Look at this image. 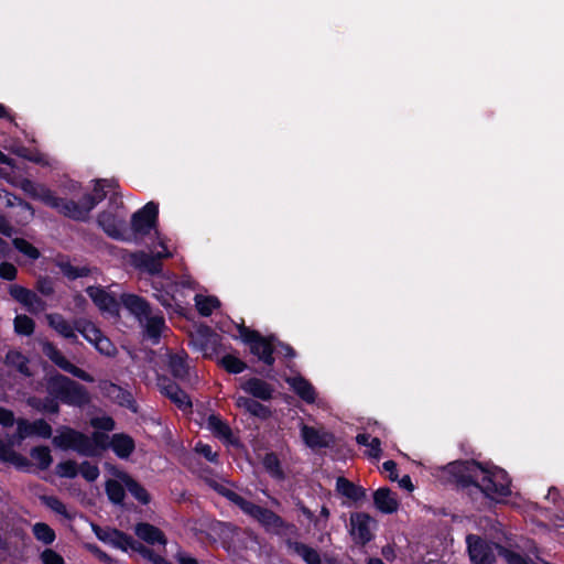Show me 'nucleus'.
Segmentation results:
<instances>
[{
  "label": "nucleus",
  "instance_id": "46",
  "mask_svg": "<svg viewBox=\"0 0 564 564\" xmlns=\"http://www.w3.org/2000/svg\"><path fill=\"white\" fill-rule=\"evenodd\" d=\"M14 332L21 336H31L35 330V322L25 314H20L13 321Z\"/></svg>",
  "mask_w": 564,
  "mask_h": 564
},
{
  "label": "nucleus",
  "instance_id": "62",
  "mask_svg": "<svg viewBox=\"0 0 564 564\" xmlns=\"http://www.w3.org/2000/svg\"><path fill=\"white\" fill-rule=\"evenodd\" d=\"M274 351H276L278 355H281L285 359H293L296 357V351L294 348L286 343L280 341L278 338L275 340Z\"/></svg>",
  "mask_w": 564,
  "mask_h": 564
},
{
  "label": "nucleus",
  "instance_id": "42",
  "mask_svg": "<svg viewBox=\"0 0 564 564\" xmlns=\"http://www.w3.org/2000/svg\"><path fill=\"white\" fill-rule=\"evenodd\" d=\"M207 425L217 437L229 438L232 434L230 426L219 415L210 414L207 419Z\"/></svg>",
  "mask_w": 564,
  "mask_h": 564
},
{
  "label": "nucleus",
  "instance_id": "60",
  "mask_svg": "<svg viewBox=\"0 0 564 564\" xmlns=\"http://www.w3.org/2000/svg\"><path fill=\"white\" fill-rule=\"evenodd\" d=\"M195 451L203 455L208 462L217 464L218 454L213 451L212 446L202 442L196 444Z\"/></svg>",
  "mask_w": 564,
  "mask_h": 564
},
{
  "label": "nucleus",
  "instance_id": "24",
  "mask_svg": "<svg viewBox=\"0 0 564 564\" xmlns=\"http://www.w3.org/2000/svg\"><path fill=\"white\" fill-rule=\"evenodd\" d=\"M336 491L352 502H359L366 498V489L344 476L336 479Z\"/></svg>",
  "mask_w": 564,
  "mask_h": 564
},
{
  "label": "nucleus",
  "instance_id": "38",
  "mask_svg": "<svg viewBox=\"0 0 564 564\" xmlns=\"http://www.w3.org/2000/svg\"><path fill=\"white\" fill-rule=\"evenodd\" d=\"M195 306L199 315L208 317L212 315L214 310L220 306V301L216 296L196 294Z\"/></svg>",
  "mask_w": 564,
  "mask_h": 564
},
{
  "label": "nucleus",
  "instance_id": "29",
  "mask_svg": "<svg viewBox=\"0 0 564 564\" xmlns=\"http://www.w3.org/2000/svg\"><path fill=\"white\" fill-rule=\"evenodd\" d=\"M236 404L238 408L245 409L248 413L260 420H268L272 415V411L269 406L260 403L253 398L239 397Z\"/></svg>",
  "mask_w": 564,
  "mask_h": 564
},
{
  "label": "nucleus",
  "instance_id": "45",
  "mask_svg": "<svg viewBox=\"0 0 564 564\" xmlns=\"http://www.w3.org/2000/svg\"><path fill=\"white\" fill-rule=\"evenodd\" d=\"M220 366L231 375L241 373L247 369V364L235 355L227 354L220 359Z\"/></svg>",
  "mask_w": 564,
  "mask_h": 564
},
{
  "label": "nucleus",
  "instance_id": "28",
  "mask_svg": "<svg viewBox=\"0 0 564 564\" xmlns=\"http://www.w3.org/2000/svg\"><path fill=\"white\" fill-rule=\"evenodd\" d=\"M292 390L306 403H314L316 400V392L313 384L302 376H296L288 379Z\"/></svg>",
  "mask_w": 564,
  "mask_h": 564
},
{
  "label": "nucleus",
  "instance_id": "40",
  "mask_svg": "<svg viewBox=\"0 0 564 564\" xmlns=\"http://www.w3.org/2000/svg\"><path fill=\"white\" fill-rule=\"evenodd\" d=\"M145 318H147V323H145L147 336L150 339H152L153 343L156 344V343H159V340L161 338L162 330L165 327L164 317L162 315H154V316H152L150 314Z\"/></svg>",
  "mask_w": 564,
  "mask_h": 564
},
{
  "label": "nucleus",
  "instance_id": "36",
  "mask_svg": "<svg viewBox=\"0 0 564 564\" xmlns=\"http://www.w3.org/2000/svg\"><path fill=\"white\" fill-rule=\"evenodd\" d=\"M75 328L91 345L104 334L91 321L84 318L75 321Z\"/></svg>",
  "mask_w": 564,
  "mask_h": 564
},
{
  "label": "nucleus",
  "instance_id": "59",
  "mask_svg": "<svg viewBox=\"0 0 564 564\" xmlns=\"http://www.w3.org/2000/svg\"><path fill=\"white\" fill-rule=\"evenodd\" d=\"M18 276L17 267L8 261L0 263V278L4 281H13Z\"/></svg>",
  "mask_w": 564,
  "mask_h": 564
},
{
  "label": "nucleus",
  "instance_id": "48",
  "mask_svg": "<svg viewBox=\"0 0 564 564\" xmlns=\"http://www.w3.org/2000/svg\"><path fill=\"white\" fill-rule=\"evenodd\" d=\"M0 163L6 165V167H0V177L11 184H15V180L11 174H15V169H18L17 161L0 150Z\"/></svg>",
  "mask_w": 564,
  "mask_h": 564
},
{
  "label": "nucleus",
  "instance_id": "51",
  "mask_svg": "<svg viewBox=\"0 0 564 564\" xmlns=\"http://www.w3.org/2000/svg\"><path fill=\"white\" fill-rule=\"evenodd\" d=\"M95 349L106 356V357H115L118 352L115 344L104 334L93 344Z\"/></svg>",
  "mask_w": 564,
  "mask_h": 564
},
{
  "label": "nucleus",
  "instance_id": "52",
  "mask_svg": "<svg viewBox=\"0 0 564 564\" xmlns=\"http://www.w3.org/2000/svg\"><path fill=\"white\" fill-rule=\"evenodd\" d=\"M30 429L32 435L43 438H50L53 432L52 426L44 419H37L31 422Z\"/></svg>",
  "mask_w": 564,
  "mask_h": 564
},
{
  "label": "nucleus",
  "instance_id": "53",
  "mask_svg": "<svg viewBox=\"0 0 564 564\" xmlns=\"http://www.w3.org/2000/svg\"><path fill=\"white\" fill-rule=\"evenodd\" d=\"M36 292L43 296L50 297L55 293L54 282L50 276H40L34 285Z\"/></svg>",
  "mask_w": 564,
  "mask_h": 564
},
{
  "label": "nucleus",
  "instance_id": "7",
  "mask_svg": "<svg viewBox=\"0 0 564 564\" xmlns=\"http://www.w3.org/2000/svg\"><path fill=\"white\" fill-rule=\"evenodd\" d=\"M11 176L15 180L14 185L20 187L31 198L41 200L47 207L57 210L63 216L65 215L64 197L56 196L52 189L44 185L36 184L35 182L25 177H21V169L19 166L15 169V174H11Z\"/></svg>",
  "mask_w": 564,
  "mask_h": 564
},
{
  "label": "nucleus",
  "instance_id": "26",
  "mask_svg": "<svg viewBox=\"0 0 564 564\" xmlns=\"http://www.w3.org/2000/svg\"><path fill=\"white\" fill-rule=\"evenodd\" d=\"M4 365L8 368H12L15 371H18L20 375L24 377H31L33 376L29 364L30 359L23 355L20 350L17 349H9L8 352L4 356L3 360Z\"/></svg>",
  "mask_w": 564,
  "mask_h": 564
},
{
  "label": "nucleus",
  "instance_id": "54",
  "mask_svg": "<svg viewBox=\"0 0 564 564\" xmlns=\"http://www.w3.org/2000/svg\"><path fill=\"white\" fill-rule=\"evenodd\" d=\"M79 473L83 476V478L89 482L95 481L99 477V468L97 465L91 464L88 460H84L79 465Z\"/></svg>",
  "mask_w": 564,
  "mask_h": 564
},
{
  "label": "nucleus",
  "instance_id": "63",
  "mask_svg": "<svg viewBox=\"0 0 564 564\" xmlns=\"http://www.w3.org/2000/svg\"><path fill=\"white\" fill-rule=\"evenodd\" d=\"M14 206H19L23 210L29 212L30 216L34 215V208L32 207V205L30 203H28L26 200L22 199L18 195H9V197H8V207H14Z\"/></svg>",
  "mask_w": 564,
  "mask_h": 564
},
{
  "label": "nucleus",
  "instance_id": "10",
  "mask_svg": "<svg viewBox=\"0 0 564 564\" xmlns=\"http://www.w3.org/2000/svg\"><path fill=\"white\" fill-rule=\"evenodd\" d=\"M158 218L159 205L149 202L132 215L131 229L137 235L147 236L156 227Z\"/></svg>",
  "mask_w": 564,
  "mask_h": 564
},
{
  "label": "nucleus",
  "instance_id": "22",
  "mask_svg": "<svg viewBox=\"0 0 564 564\" xmlns=\"http://www.w3.org/2000/svg\"><path fill=\"white\" fill-rule=\"evenodd\" d=\"M121 459H128L135 449L134 440L126 433H116L112 435L108 447Z\"/></svg>",
  "mask_w": 564,
  "mask_h": 564
},
{
  "label": "nucleus",
  "instance_id": "55",
  "mask_svg": "<svg viewBox=\"0 0 564 564\" xmlns=\"http://www.w3.org/2000/svg\"><path fill=\"white\" fill-rule=\"evenodd\" d=\"M44 503L54 512L68 517L66 506L61 501L59 498L55 496H45L43 497Z\"/></svg>",
  "mask_w": 564,
  "mask_h": 564
},
{
  "label": "nucleus",
  "instance_id": "37",
  "mask_svg": "<svg viewBox=\"0 0 564 564\" xmlns=\"http://www.w3.org/2000/svg\"><path fill=\"white\" fill-rule=\"evenodd\" d=\"M209 487L216 491L219 496L226 498L228 501L237 506L240 510L245 507L248 499L243 498L236 491L227 488L226 486L217 482L216 480H210L208 482Z\"/></svg>",
  "mask_w": 564,
  "mask_h": 564
},
{
  "label": "nucleus",
  "instance_id": "35",
  "mask_svg": "<svg viewBox=\"0 0 564 564\" xmlns=\"http://www.w3.org/2000/svg\"><path fill=\"white\" fill-rule=\"evenodd\" d=\"M113 538L110 545L115 549H118L122 552H127L131 550L133 552L139 551V545L142 543L133 539L130 534L117 529L116 532H112Z\"/></svg>",
  "mask_w": 564,
  "mask_h": 564
},
{
  "label": "nucleus",
  "instance_id": "9",
  "mask_svg": "<svg viewBox=\"0 0 564 564\" xmlns=\"http://www.w3.org/2000/svg\"><path fill=\"white\" fill-rule=\"evenodd\" d=\"M43 354L59 369L85 382L93 383L95 378L84 369L72 364L52 341L42 344Z\"/></svg>",
  "mask_w": 564,
  "mask_h": 564
},
{
  "label": "nucleus",
  "instance_id": "18",
  "mask_svg": "<svg viewBox=\"0 0 564 564\" xmlns=\"http://www.w3.org/2000/svg\"><path fill=\"white\" fill-rule=\"evenodd\" d=\"M160 389L162 394L169 398L178 409L183 411L192 409L193 404L189 395L174 381L167 378L160 380Z\"/></svg>",
  "mask_w": 564,
  "mask_h": 564
},
{
  "label": "nucleus",
  "instance_id": "58",
  "mask_svg": "<svg viewBox=\"0 0 564 564\" xmlns=\"http://www.w3.org/2000/svg\"><path fill=\"white\" fill-rule=\"evenodd\" d=\"M40 558L43 564H65L64 557L53 549H45Z\"/></svg>",
  "mask_w": 564,
  "mask_h": 564
},
{
  "label": "nucleus",
  "instance_id": "43",
  "mask_svg": "<svg viewBox=\"0 0 564 564\" xmlns=\"http://www.w3.org/2000/svg\"><path fill=\"white\" fill-rule=\"evenodd\" d=\"M30 456L36 460L39 468L42 470L47 469L53 462L51 449L45 445L31 448Z\"/></svg>",
  "mask_w": 564,
  "mask_h": 564
},
{
  "label": "nucleus",
  "instance_id": "49",
  "mask_svg": "<svg viewBox=\"0 0 564 564\" xmlns=\"http://www.w3.org/2000/svg\"><path fill=\"white\" fill-rule=\"evenodd\" d=\"M78 473L79 466L75 460L68 459L56 465V474L62 478L73 479L77 477Z\"/></svg>",
  "mask_w": 564,
  "mask_h": 564
},
{
  "label": "nucleus",
  "instance_id": "8",
  "mask_svg": "<svg viewBox=\"0 0 564 564\" xmlns=\"http://www.w3.org/2000/svg\"><path fill=\"white\" fill-rule=\"evenodd\" d=\"M498 545L501 544L478 534L466 535L467 552L473 564H497Z\"/></svg>",
  "mask_w": 564,
  "mask_h": 564
},
{
  "label": "nucleus",
  "instance_id": "6",
  "mask_svg": "<svg viewBox=\"0 0 564 564\" xmlns=\"http://www.w3.org/2000/svg\"><path fill=\"white\" fill-rule=\"evenodd\" d=\"M240 339L249 346L250 352L258 357L265 366L272 367L274 365V350L275 340L274 335L263 336L256 329H250L241 324L238 327Z\"/></svg>",
  "mask_w": 564,
  "mask_h": 564
},
{
  "label": "nucleus",
  "instance_id": "17",
  "mask_svg": "<svg viewBox=\"0 0 564 564\" xmlns=\"http://www.w3.org/2000/svg\"><path fill=\"white\" fill-rule=\"evenodd\" d=\"M301 435L310 448H330L335 444V436L329 432H321L317 429L308 425H303Z\"/></svg>",
  "mask_w": 564,
  "mask_h": 564
},
{
  "label": "nucleus",
  "instance_id": "13",
  "mask_svg": "<svg viewBox=\"0 0 564 564\" xmlns=\"http://www.w3.org/2000/svg\"><path fill=\"white\" fill-rule=\"evenodd\" d=\"M97 224L108 237L116 240H126V221L113 213L108 210L100 212L97 216Z\"/></svg>",
  "mask_w": 564,
  "mask_h": 564
},
{
  "label": "nucleus",
  "instance_id": "1",
  "mask_svg": "<svg viewBox=\"0 0 564 564\" xmlns=\"http://www.w3.org/2000/svg\"><path fill=\"white\" fill-rule=\"evenodd\" d=\"M447 471L458 489H474L491 500L511 495V478L500 467H487L471 459L449 463Z\"/></svg>",
  "mask_w": 564,
  "mask_h": 564
},
{
  "label": "nucleus",
  "instance_id": "27",
  "mask_svg": "<svg viewBox=\"0 0 564 564\" xmlns=\"http://www.w3.org/2000/svg\"><path fill=\"white\" fill-rule=\"evenodd\" d=\"M288 549L294 551L306 564H321L322 558L318 551L303 542L288 539L285 541Z\"/></svg>",
  "mask_w": 564,
  "mask_h": 564
},
{
  "label": "nucleus",
  "instance_id": "56",
  "mask_svg": "<svg viewBox=\"0 0 564 564\" xmlns=\"http://www.w3.org/2000/svg\"><path fill=\"white\" fill-rule=\"evenodd\" d=\"M138 554L153 564H164L166 561V558L155 553L152 549L145 546L144 544L139 545Z\"/></svg>",
  "mask_w": 564,
  "mask_h": 564
},
{
  "label": "nucleus",
  "instance_id": "15",
  "mask_svg": "<svg viewBox=\"0 0 564 564\" xmlns=\"http://www.w3.org/2000/svg\"><path fill=\"white\" fill-rule=\"evenodd\" d=\"M131 264L140 272L150 275H159L163 271V263L160 254H153L145 251H135L130 256Z\"/></svg>",
  "mask_w": 564,
  "mask_h": 564
},
{
  "label": "nucleus",
  "instance_id": "50",
  "mask_svg": "<svg viewBox=\"0 0 564 564\" xmlns=\"http://www.w3.org/2000/svg\"><path fill=\"white\" fill-rule=\"evenodd\" d=\"M498 555L501 556L507 564H529L527 556L503 545H498Z\"/></svg>",
  "mask_w": 564,
  "mask_h": 564
},
{
  "label": "nucleus",
  "instance_id": "34",
  "mask_svg": "<svg viewBox=\"0 0 564 564\" xmlns=\"http://www.w3.org/2000/svg\"><path fill=\"white\" fill-rule=\"evenodd\" d=\"M262 466L271 478L282 481L285 479V473L281 460L274 452L267 453L262 459Z\"/></svg>",
  "mask_w": 564,
  "mask_h": 564
},
{
  "label": "nucleus",
  "instance_id": "57",
  "mask_svg": "<svg viewBox=\"0 0 564 564\" xmlns=\"http://www.w3.org/2000/svg\"><path fill=\"white\" fill-rule=\"evenodd\" d=\"M93 531L99 541L110 545L112 538H113L112 532H116L117 528H110V527L101 528L97 524H94Z\"/></svg>",
  "mask_w": 564,
  "mask_h": 564
},
{
  "label": "nucleus",
  "instance_id": "16",
  "mask_svg": "<svg viewBox=\"0 0 564 564\" xmlns=\"http://www.w3.org/2000/svg\"><path fill=\"white\" fill-rule=\"evenodd\" d=\"M86 293L101 312L118 314L119 302L115 295L107 292L102 286L90 285L86 289Z\"/></svg>",
  "mask_w": 564,
  "mask_h": 564
},
{
  "label": "nucleus",
  "instance_id": "11",
  "mask_svg": "<svg viewBox=\"0 0 564 564\" xmlns=\"http://www.w3.org/2000/svg\"><path fill=\"white\" fill-rule=\"evenodd\" d=\"M98 388L101 394L109 399L111 402L126 408L133 413L138 412L137 401L129 390L113 383L110 380H100Z\"/></svg>",
  "mask_w": 564,
  "mask_h": 564
},
{
  "label": "nucleus",
  "instance_id": "23",
  "mask_svg": "<svg viewBox=\"0 0 564 564\" xmlns=\"http://www.w3.org/2000/svg\"><path fill=\"white\" fill-rule=\"evenodd\" d=\"M47 324L52 327L56 333H58L62 337L70 340L72 343H77V335L75 334L76 328L75 324L72 325L62 314L52 313L46 316Z\"/></svg>",
  "mask_w": 564,
  "mask_h": 564
},
{
  "label": "nucleus",
  "instance_id": "14",
  "mask_svg": "<svg viewBox=\"0 0 564 564\" xmlns=\"http://www.w3.org/2000/svg\"><path fill=\"white\" fill-rule=\"evenodd\" d=\"M372 521H373V519L368 513H364V512L351 513V516H350L351 535L354 538V541L357 544L365 546L373 539V534L371 533V530H370V523Z\"/></svg>",
  "mask_w": 564,
  "mask_h": 564
},
{
  "label": "nucleus",
  "instance_id": "64",
  "mask_svg": "<svg viewBox=\"0 0 564 564\" xmlns=\"http://www.w3.org/2000/svg\"><path fill=\"white\" fill-rule=\"evenodd\" d=\"M15 153L20 156V158H23L30 162H33V163H37V164H41L43 163V156L41 153L39 152H35L33 153L30 149L25 148V147H21L19 148Z\"/></svg>",
  "mask_w": 564,
  "mask_h": 564
},
{
  "label": "nucleus",
  "instance_id": "31",
  "mask_svg": "<svg viewBox=\"0 0 564 564\" xmlns=\"http://www.w3.org/2000/svg\"><path fill=\"white\" fill-rule=\"evenodd\" d=\"M120 479L122 480L126 489L131 494V496L138 500L142 505H149L151 501V496L148 490L132 476L128 474H122Z\"/></svg>",
  "mask_w": 564,
  "mask_h": 564
},
{
  "label": "nucleus",
  "instance_id": "25",
  "mask_svg": "<svg viewBox=\"0 0 564 564\" xmlns=\"http://www.w3.org/2000/svg\"><path fill=\"white\" fill-rule=\"evenodd\" d=\"M375 507L382 513L391 514L398 510V500L388 487H381L373 492Z\"/></svg>",
  "mask_w": 564,
  "mask_h": 564
},
{
  "label": "nucleus",
  "instance_id": "19",
  "mask_svg": "<svg viewBox=\"0 0 564 564\" xmlns=\"http://www.w3.org/2000/svg\"><path fill=\"white\" fill-rule=\"evenodd\" d=\"M240 388L254 399L269 401L273 397L274 389L267 381L251 377L240 383Z\"/></svg>",
  "mask_w": 564,
  "mask_h": 564
},
{
  "label": "nucleus",
  "instance_id": "47",
  "mask_svg": "<svg viewBox=\"0 0 564 564\" xmlns=\"http://www.w3.org/2000/svg\"><path fill=\"white\" fill-rule=\"evenodd\" d=\"M12 245L19 252L31 260H37L41 257L40 250L24 238H13Z\"/></svg>",
  "mask_w": 564,
  "mask_h": 564
},
{
  "label": "nucleus",
  "instance_id": "20",
  "mask_svg": "<svg viewBox=\"0 0 564 564\" xmlns=\"http://www.w3.org/2000/svg\"><path fill=\"white\" fill-rule=\"evenodd\" d=\"M134 534L150 545L160 544L165 546L167 544L164 532L149 522H138L134 525Z\"/></svg>",
  "mask_w": 564,
  "mask_h": 564
},
{
  "label": "nucleus",
  "instance_id": "12",
  "mask_svg": "<svg viewBox=\"0 0 564 564\" xmlns=\"http://www.w3.org/2000/svg\"><path fill=\"white\" fill-rule=\"evenodd\" d=\"M8 292L14 301L20 303L31 314L36 315L46 310V302L34 291L25 286L19 284H10Z\"/></svg>",
  "mask_w": 564,
  "mask_h": 564
},
{
  "label": "nucleus",
  "instance_id": "21",
  "mask_svg": "<svg viewBox=\"0 0 564 564\" xmlns=\"http://www.w3.org/2000/svg\"><path fill=\"white\" fill-rule=\"evenodd\" d=\"M121 303L131 314L139 318L148 317L152 313L150 303L137 294H122Z\"/></svg>",
  "mask_w": 564,
  "mask_h": 564
},
{
  "label": "nucleus",
  "instance_id": "61",
  "mask_svg": "<svg viewBox=\"0 0 564 564\" xmlns=\"http://www.w3.org/2000/svg\"><path fill=\"white\" fill-rule=\"evenodd\" d=\"M91 425L95 429L101 430V431H112L115 429V420L111 416H101V417H95L91 420Z\"/></svg>",
  "mask_w": 564,
  "mask_h": 564
},
{
  "label": "nucleus",
  "instance_id": "41",
  "mask_svg": "<svg viewBox=\"0 0 564 564\" xmlns=\"http://www.w3.org/2000/svg\"><path fill=\"white\" fill-rule=\"evenodd\" d=\"M124 485L122 486L118 480L116 479H108L105 484V491L108 497V499L113 505H122L126 491H124Z\"/></svg>",
  "mask_w": 564,
  "mask_h": 564
},
{
  "label": "nucleus",
  "instance_id": "5",
  "mask_svg": "<svg viewBox=\"0 0 564 564\" xmlns=\"http://www.w3.org/2000/svg\"><path fill=\"white\" fill-rule=\"evenodd\" d=\"M94 183L93 192L84 194L78 202L65 198L64 217L75 221L88 219L90 212L107 197L108 193L98 178Z\"/></svg>",
  "mask_w": 564,
  "mask_h": 564
},
{
  "label": "nucleus",
  "instance_id": "32",
  "mask_svg": "<svg viewBox=\"0 0 564 564\" xmlns=\"http://www.w3.org/2000/svg\"><path fill=\"white\" fill-rule=\"evenodd\" d=\"M56 267L68 281L87 278L93 271L88 265L75 267L68 260H58Z\"/></svg>",
  "mask_w": 564,
  "mask_h": 564
},
{
  "label": "nucleus",
  "instance_id": "2",
  "mask_svg": "<svg viewBox=\"0 0 564 564\" xmlns=\"http://www.w3.org/2000/svg\"><path fill=\"white\" fill-rule=\"evenodd\" d=\"M45 389L47 392L45 398H31L29 404L46 414H58L59 403L84 408L91 400L85 386L57 371L45 378Z\"/></svg>",
  "mask_w": 564,
  "mask_h": 564
},
{
  "label": "nucleus",
  "instance_id": "30",
  "mask_svg": "<svg viewBox=\"0 0 564 564\" xmlns=\"http://www.w3.org/2000/svg\"><path fill=\"white\" fill-rule=\"evenodd\" d=\"M171 375L178 380H186L189 376V367L187 364V354H171L167 362Z\"/></svg>",
  "mask_w": 564,
  "mask_h": 564
},
{
  "label": "nucleus",
  "instance_id": "39",
  "mask_svg": "<svg viewBox=\"0 0 564 564\" xmlns=\"http://www.w3.org/2000/svg\"><path fill=\"white\" fill-rule=\"evenodd\" d=\"M218 346V336L212 332V329L206 326L200 333H199V347L200 350L204 352L205 357L212 356Z\"/></svg>",
  "mask_w": 564,
  "mask_h": 564
},
{
  "label": "nucleus",
  "instance_id": "3",
  "mask_svg": "<svg viewBox=\"0 0 564 564\" xmlns=\"http://www.w3.org/2000/svg\"><path fill=\"white\" fill-rule=\"evenodd\" d=\"M109 436L100 431L93 432L91 436L63 425L57 429V434L52 438L55 447L62 451H74L80 456L97 457L101 451L108 448Z\"/></svg>",
  "mask_w": 564,
  "mask_h": 564
},
{
  "label": "nucleus",
  "instance_id": "44",
  "mask_svg": "<svg viewBox=\"0 0 564 564\" xmlns=\"http://www.w3.org/2000/svg\"><path fill=\"white\" fill-rule=\"evenodd\" d=\"M32 532L37 541L46 545L52 544L56 539L55 531L44 522H36L32 528Z\"/></svg>",
  "mask_w": 564,
  "mask_h": 564
},
{
  "label": "nucleus",
  "instance_id": "4",
  "mask_svg": "<svg viewBox=\"0 0 564 564\" xmlns=\"http://www.w3.org/2000/svg\"><path fill=\"white\" fill-rule=\"evenodd\" d=\"M241 511L258 521L268 533L281 536L286 533L294 534L297 531L295 524L286 522L271 509L259 506L250 500L246 502Z\"/></svg>",
  "mask_w": 564,
  "mask_h": 564
},
{
  "label": "nucleus",
  "instance_id": "33",
  "mask_svg": "<svg viewBox=\"0 0 564 564\" xmlns=\"http://www.w3.org/2000/svg\"><path fill=\"white\" fill-rule=\"evenodd\" d=\"M0 460L3 463L14 464L18 467H25L29 465L26 457L13 449V443L11 441L3 442L0 440Z\"/></svg>",
  "mask_w": 564,
  "mask_h": 564
}]
</instances>
